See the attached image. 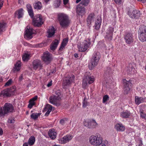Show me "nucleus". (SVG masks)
Listing matches in <instances>:
<instances>
[{"label":"nucleus","instance_id":"39","mask_svg":"<svg viewBox=\"0 0 146 146\" xmlns=\"http://www.w3.org/2000/svg\"><path fill=\"white\" fill-rule=\"evenodd\" d=\"M17 13L18 17L19 19L22 17L23 14V10L22 9H21L18 11L16 12V13Z\"/></svg>","mask_w":146,"mask_h":146},{"label":"nucleus","instance_id":"17","mask_svg":"<svg viewBox=\"0 0 146 146\" xmlns=\"http://www.w3.org/2000/svg\"><path fill=\"white\" fill-rule=\"evenodd\" d=\"M34 33L33 30L32 28L27 26L25 31V35L29 38L31 39L33 37L32 35Z\"/></svg>","mask_w":146,"mask_h":146},{"label":"nucleus","instance_id":"40","mask_svg":"<svg viewBox=\"0 0 146 146\" xmlns=\"http://www.w3.org/2000/svg\"><path fill=\"white\" fill-rule=\"evenodd\" d=\"M61 0H55L54 4V6L56 8L58 7L60 5Z\"/></svg>","mask_w":146,"mask_h":146},{"label":"nucleus","instance_id":"4","mask_svg":"<svg viewBox=\"0 0 146 146\" xmlns=\"http://www.w3.org/2000/svg\"><path fill=\"white\" fill-rule=\"evenodd\" d=\"M16 89V87L13 86L10 88L5 89L1 92L0 96L4 98L10 97L15 94Z\"/></svg>","mask_w":146,"mask_h":146},{"label":"nucleus","instance_id":"31","mask_svg":"<svg viewBox=\"0 0 146 146\" xmlns=\"http://www.w3.org/2000/svg\"><path fill=\"white\" fill-rule=\"evenodd\" d=\"M130 113L129 111H123L120 113V116L122 118H127L130 116Z\"/></svg>","mask_w":146,"mask_h":146},{"label":"nucleus","instance_id":"2","mask_svg":"<svg viewBox=\"0 0 146 146\" xmlns=\"http://www.w3.org/2000/svg\"><path fill=\"white\" fill-rule=\"evenodd\" d=\"M58 19L62 27H68L70 24V21L68 16L66 14L61 13L58 15Z\"/></svg>","mask_w":146,"mask_h":146},{"label":"nucleus","instance_id":"19","mask_svg":"<svg viewBox=\"0 0 146 146\" xmlns=\"http://www.w3.org/2000/svg\"><path fill=\"white\" fill-rule=\"evenodd\" d=\"M52 106L50 104H47L46 105L42 110L43 112L47 111L45 114V116H48L52 110Z\"/></svg>","mask_w":146,"mask_h":146},{"label":"nucleus","instance_id":"50","mask_svg":"<svg viewBox=\"0 0 146 146\" xmlns=\"http://www.w3.org/2000/svg\"><path fill=\"white\" fill-rule=\"evenodd\" d=\"M110 71V67H107V70L105 72V74L107 75H109V73Z\"/></svg>","mask_w":146,"mask_h":146},{"label":"nucleus","instance_id":"10","mask_svg":"<svg viewBox=\"0 0 146 146\" xmlns=\"http://www.w3.org/2000/svg\"><path fill=\"white\" fill-rule=\"evenodd\" d=\"M42 60L46 64H49L52 60L51 55L48 52H44L42 56Z\"/></svg>","mask_w":146,"mask_h":146},{"label":"nucleus","instance_id":"27","mask_svg":"<svg viewBox=\"0 0 146 146\" xmlns=\"http://www.w3.org/2000/svg\"><path fill=\"white\" fill-rule=\"evenodd\" d=\"M134 68L131 64H129L127 68V73L128 74H130L134 73Z\"/></svg>","mask_w":146,"mask_h":146},{"label":"nucleus","instance_id":"37","mask_svg":"<svg viewBox=\"0 0 146 146\" xmlns=\"http://www.w3.org/2000/svg\"><path fill=\"white\" fill-rule=\"evenodd\" d=\"M35 141V137L34 136H32L29 139L28 144L30 145H32L34 144Z\"/></svg>","mask_w":146,"mask_h":146},{"label":"nucleus","instance_id":"6","mask_svg":"<svg viewBox=\"0 0 146 146\" xmlns=\"http://www.w3.org/2000/svg\"><path fill=\"white\" fill-rule=\"evenodd\" d=\"M33 23L35 26L39 27L43 24L42 19L40 15H38L35 17L33 19Z\"/></svg>","mask_w":146,"mask_h":146},{"label":"nucleus","instance_id":"24","mask_svg":"<svg viewBox=\"0 0 146 146\" xmlns=\"http://www.w3.org/2000/svg\"><path fill=\"white\" fill-rule=\"evenodd\" d=\"M115 128L118 131H123L125 130V127L121 123H117L115 126Z\"/></svg>","mask_w":146,"mask_h":146},{"label":"nucleus","instance_id":"53","mask_svg":"<svg viewBox=\"0 0 146 146\" xmlns=\"http://www.w3.org/2000/svg\"><path fill=\"white\" fill-rule=\"evenodd\" d=\"M128 14L129 15V17L131 18V16L133 15H134V14L133 13V11H132V12H128Z\"/></svg>","mask_w":146,"mask_h":146},{"label":"nucleus","instance_id":"62","mask_svg":"<svg viewBox=\"0 0 146 146\" xmlns=\"http://www.w3.org/2000/svg\"><path fill=\"white\" fill-rule=\"evenodd\" d=\"M23 146H28V143H24Z\"/></svg>","mask_w":146,"mask_h":146},{"label":"nucleus","instance_id":"47","mask_svg":"<svg viewBox=\"0 0 146 146\" xmlns=\"http://www.w3.org/2000/svg\"><path fill=\"white\" fill-rule=\"evenodd\" d=\"M5 115L3 111V109L2 108H0V117H3Z\"/></svg>","mask_w":146,"mask_h":146},{"label":"nucleus","instance_id":"8","mask_svg":"<svg viewBox=\"0 0 146 146\" xmlns=\"http://www.w3.org/2000/svg\"><path fill=\"white\" fill-rule=\"evenodd\" d=\"M74 76L73 75L67 76L63 80V86H69L72 82H74Z\"/></svg>","mask_w":146,"mask_h":146},{"label":"nucleus","instance_id":"48","mask_svg":"<svg viewBox=\"0 0 146 146\" xmlns=\"http://www.w3.org/2000/svg\"><path fill=\"white\" fill-rule=\"evenodd\" d=\"M117 5H121L122 2L123 0H113Z\"/></svg>","mask_w":146,"mask_h":146},{"label":"nucleus","instance_id":"44","mask_svg":"<svg viewBox=\"0 0 146 146\" xmlns=\"http://www.w3.org/2000/svg\"><path fill=\"white\" fill-rule=\"evenodd\" d=\"M86 98H84L83 101L82 102V106L83 108H85L89 105V103L86 102L85 100Z\"/></svg>","mask_w":146,"mask_h":146},{"label":"nucleus","instance_id":"15","mask_svg":"<svg viewBox=\"0 0 146 146\" xmlns=\"http://www.w3.org/2000/svg\"><path fill=\"white\" fill-rule=\"evenodd\" d=\"M32 66L33 69L35 70L38 68H39L40 69H41L42 67L41 61L38 59L35 60L33 61Z\"/></svg>","mask_w":146,"mask_h":146},{"label":"nucleus","instance_id":"22","mask_svg":"<svg viewBox=\"0 0 146 146\" xmlns=\"http://www.w3.org/2000/svg\"><path fill=\"white\" fill-rule=\"evenodd\" d=\"M76 12L79 15L82 16L86 13L85 9L84 7H77Z\"/></svg>","mask_w":146,"mask_h":146},{"label":"nucleus","instance_id":"13","mask_svg":"<svg viewBox=\"0 0 146 146\" xmlns=\"http://www.w3.org/2000/svg\"><path fill=\"white\" fill-rule=\"evenodd\" d=\"M13 107L12 104L6 103L4 105L3 107V111L5 114L13 112Z\"/></svg>","mask_w":146,"mask_h":146},{"label":"nucleus","instance_id":"29","mask_svg":"<svg viewBox=\"0 0 146 146\" xmlns=\"http://www.w3.org/2000/svg\"><path fill=\"white\" fill-rule=\"evenodd\" d=\"M102 20L100 18H98L95 22V28L96 30H98L100 27L101 24Z\"/></svg>","mask_w":146,"mask_h":146},{"label":"nucleus","instance_id":"16","mask_svg":"<svg viewBox=\"0 0 146 146\" xmlns=\"http://www.w3.org/2000/svg\"><path fill=\"white\" fill-rule=\"evenodd\" d=\"M123 84L124 86L123 89L124 93L125 94H127L130 90L129 86L131 85V83L129 80L127 81L126 80H123Z\"/></svg>","mask_w":146,"mask_h":146},{"label":"nucleus","instance_id":"54","mask_svg":"<svg viewBox=\"0 0 146 146\" xmlns=\"http://www.w3.org/2000/svg\"><path fill=\"white\" fill-rule=\"evenodd\" d=\"M3 0H0V9L3 6Z\"/></svg>","mask_w":146,"mask_h":146},{"label":"nucleus","instance_id":"26","mask_svg":"<svg viewBox=\"0 0 146 146\" xmlns=\"http://www.w3.org/2000/svg\"><path fill=\"white\" fill-rule=\"evenodd\" d=\"M59 42V41L57 39H55L51 44L50 48L52 50H55L57 47Z\"/></svg>","mask_w":146,"mask_h":146},{"label":"nucleus","instance_id":"41","mask_svg":"<svg viewBox=\"0 0 146 146\" xmlns=\"http://www.w3.org/2000/svg\"><path fill=\"white\" fill-rule=\"evenodd\" d=\"M90 0H82L81 4L85 6H87L89 4Z\"/></svg>","mask_w":146,"mask_h":146},{"label":"nucleus","instance_id":"59","mask_svg":"<svg viewBox=\"0 0 146 146\" xmlns=\"http://www.w3.org/2000/svg\"><path fill=\"white\" fill-rule=\"evenodd\" d=\"M68 0H63V3L64 5L68 3Z\"/></svg>","mask_w":146,"mask_h":146},{"label":"nucleus","instance_id":"60","mask_svg":"<svg viewBox=\"0 0 146 146\" xmlns=\"http://www.w3.org/2000/svg\"><path fill=\"white\" fill-rule=\"evenodd\" d=\"M139 1H141L142 3H144L146 2V0H137Z\"/></svg>","mask_w":146,"mask_h":146},{"label":"nucleus","instance_id":"18","mask_svg":"<svg viewBox=\"0 0 146 146\" xmlns=\"http://www.w3.org/2000/svg\"><path fill=\"white\" fill-rule=\"evenodd\" d=\"M113 28L112 27H109L106 32V38L109 40H111L112 38L113 33Z\"/></svg>","mask_w":146,"mask_h":146},{"label":"nucleus","instance_id":"7","mask_svg":"<svg viewBox=\"0 0 146 146\" xmlns=\"http://www.w3.org/2000/svg\"><path fill=\"white\" fill-rule=\"evenodd\" d=\"M85 126L89 128H94L96 127L98 124L94 120H88L84 122Z\"/></svg>","mask_w":146,"mask_h":146},{"label":"nucleus","instance_id":"12","mask_svg":"<svg viewBox=\"0 0 146 146\" xmlns=\"http://www.w3.org/2000/svg\"><path fill=\"white\" fill-rule=\"evenodd\" d=\"M125 42L128 44H131L134 41V36L132 33L128 32L124 36Z\"/></svg>","mask_w":146,"mask_h":146},{"label":"nucleus","instance_id":"33","mask_svg":"<svg viewBox=\"0 0 146 146\" xmlns=\"http://www.w3.org/2000/svg\"><path fill=\"white\" fill-rule=\"evenodd\" d=\"M68 39L67 38H65L63 40L59 49V50L60 51L62 50L63 49L66 45L68 43Z\"/></svg>","mask_w":146,"mask_h":146},{"label":"nucleus","instance_id":"1","mask_svg":"<svg viewBox=\"0 0 146 146\" xmlns=\"http://www.w3.org/2000/svg\"><path fill=\"white\" fill-rule=\"evenodd\" d=\"M103 138L100 134L97 133L95 135H92L89 138L90 143L94 146H108V144L102 143Z\"/></svg>","mask_w":146,"mask_h":146},{"label":"nucleus","instance_id":"21","mask_svg":"<svg viewBox=\"0 0 146 146\" xmlns=\"http://www.w3.org/2000/svg\"><path fill=\"white\" fill-rule=\"evenodd\" d=\"M48 134L50 139H54L56 137L57 133L54 129H51L49 131Z\"/></svg>","mask_w":146,"mask_h":146},{"label":"nucleus","instance_id":"3","mask_svg":"<svg viewBox=\"0 0 146 146\" xmlns=\"http://www.w3.org/2000/svg\"><path fill=\"white\" fill-rule=\"evenodd\" d=\"M60 92L59 90L55 91V94L50 97L49 102L52 104L56 106H59L60 105L59 102L61 100Z\"/></svg>","mask_w":146,"mask_h":146},{"label":"nucleus","instance_id":"46","mask_svg":"<svg viewBox=\"0 0 146 146\" xmlns=\"http://www.w3.org/2000/svg\"><path fill=\"white\" fill-rule=\"evenodd\" d=\"M109 97L108 95H105L103 98V103H104L109 99Z\"/></svg>","mask_w":146,"mask_h":146},{"label":"nucleus","instance_id":"57","mask_svg":"<svg viewBox=\"0 0 146 146\" xmlns=\"http://www.w3.org/2000/svg\"><path fill=\"white\" fill-rule=\"evenodd\" d=\"M23 78V74H22L20 75V77L19 78V80L20 81H21L22 80Z\"/></svg>","mask_w":146,"mask_h":146},{"label":"nucleus","instance_id":"63","mask_svg":"<svg viewBox=\"0 0 146 146\" xmlns=\"http://www.w3.org/2000/svg\"><path fill=\"white\" fill-rule=\"evenodd\" d=\"M81 0H76V3H79L80 1H81Z\"/></svg>","mask_w":146,"mask_h":146},{"label":"nucleus","instance_id":"25","mask_svg":"<svg viewBox=\"0 0 146 146\" xmlns=\"http://www.w3.org/2000/svg\"><path fill=\"white\" fill-rule=\"evenodd\" d=\"M47 37L50 38L52 37L55 33V29L53 27L50 28L47 30Z\"/></svg>","mask_w":146,"mask_h":146},{"label":"nucleus","instance_id":"58","mask_svg":"<svg viewBox=\"0 0 146 146\" xmlns=\"http://www.w3.org/2000/svg\"><path fill=\"white\" fill-rule=\"evenodd\" d=\"M3 131L2 129L0 127V135H2L3 134Z\"/></svg>","mask_w":146,"mask_h":146},{"label":"nucleus","instance_id":"20","mask_svg":"<svg viewBox=\"0 0 146 146\" xmlns=\"http://www.w3.org/2000/svg\"><path fill=\"white\" fill-rule=\"evenodd\" d=\"M99 61L92 58L90 63L88 65L89 69L90 70H92L94 67L97 65Z\"/></svg>","mask_w":146,"mask_h":146},{"label":"nucleus","instance_id":"43","mask_svg":"<svg viewBox=\"0 0 146 146\" xmlns=\"http://www.w3.org/2000/svg\"><path fill=\"white\" fill-rule=\"evenodd\" d=\"M35 104V102L33 101L30 100L29 102V104L28 105V107L29 108H31Z\"/></svg>","mask_w":146,"mask_h":146},{"label":"nucleus","instance_id":"5","mask_svg":"<svg viewBox=\"0 0 146 146\" xmlns=\"http://www.w3.org/2000/svg\"><path fill=\"white\" fill-rule=\"evenodd\" d=\"M138 38L141 41H146V27L144 25H141L139 27L138 31Z\"/></svg>","mask_w":146,"mask_h":146},{"label":"nucleus","instance_id":"52","mask_svg":"<svg viewBox=\"0 0 146 146\" xmlns=\"http://www.w3.org/2000/svg\"><path fill=\"white\" fill-rule=\"evenodd\" d=\"M38 98V96H35L34 97L30 99V100L33 101V102H35V101Z\"/></svg>","mask_w":146,"mask_h":146},{"label":"nucleus","instance_id":"64","mask_svg":"<svg viewBox=\"0 0 146 146\" xmlns=\"http://www.w3.org/2000/svg\"><path fill=\"white\" fill-rule=\"evenodd\" d=\"M56 72V70H53V71H52L51 73H55Z\"/></svg>","mask_w":146,"mask_h":146},{"label":"nucleus","instance_id":"34","mask_svg":"<svg viewBox=\"0 0 146 146\" xmlns=\"http://www.w3.org/2000/svg\"><path fill=\"white\" fill-rule=\"evenodd\" d=\"M100 58V53L98 52H95L93 54L92 58L99 61Z\"/></svg>","mask_w":146,"mask_h":146},{"label":"nucleus","instance_id":"30","mask_svg":"<svg viewBox=\"0 0 146 146\" xmlns=\"http://www.w3.org/2000/svg\"><path fill=\"white\" fill-rule=\"evenodd\" d=\"M94 15L93 13H91L89 14L87 19V22L88 24L90 25L92 22L94 21Z\"/></svg>","mask_w":146,"mask_h":146},{"label":"nucleus","instance_id":"23","mask_svg":"<svg viewBox=\"0 0 146 146\" xmlns=\"http://www.w3.org/2000/svg\"><path fill=\"white\" fill-rule=\"evenodd\" d=\"M146 102V97L143 98L136 96L135 98V102L137 105H139L141 103Z\"/></svg>","mask_w":146,"mask_h":146},{"label":"nucleus","instance_id":"56","mask_svg":"<svg viewBox=\"0 0 146 146\" xmlns=\"http://www.w3.org/2000/svg\"><path fill=\"white\" fill-rule=\"evenodd\" d=\"M60 123L62 125H64V120L63 119H61L60 121Z\"/></svg>","mask_w":146,"mask_h":146},{"label":"nucleus","instance_id":"38","mask_svg":"<svg viewBox=\"0 0 146 146\" xmlns=\"http://www.w3.org/2000/svg\"><path fill=\"white\" fill-rule=\"evenodd\" d=\"M40 115V113H33L30 116L31 118L32 119L34 120H36L38 119V117Z\"/></svg>","mask_w":146,"mask_h":146},{"label":"nucleus","instance_id":"28","mask_svg":"<svg viewBox=\"0 0 146 146\" xmlns=\"http://www.w3.org/2000/svg\"><path fill=\"white\" fill-rule=\"evenodd\" d=\"M27 8L29 15L31 18H33L34 15L32 7L30 4H28L27 5Z\"/></svg>","mask_w":146,"mask_h":146},{"label":"nucleus","instance_id":"36","mask_svg":"<svg viewBox=\"0 0 146 146\" xmlns=\"http://www.w3.org/2000/svg\"><path fill=\"white\" fill-rule=\"evenodd\" d=\"M133 13H134L135 15L131 16V18L133 19H138L141 15L140 12L137 10H133Z\"/></svg>","mask_w":146,"mask_h":146},{"label":"nucleus","instance_id":"45","mask_svg":"<svg viewBox=\"0 0 146 146\" xmlns=\"http://www.w3.org/2000/svg\"><path fill=\"white\" fill-rule=\"evenodd\" d=\"M140 116L142 118L146 120V114L144 113L142 110L140 111Z\"/></svg>","mask_w":146,"mask_h":146},{"label":"nucleus","instance_id":"51","mask_svg":"<svg viewBox=\"0 0 146 146\" xmlns=\"http://www.w3.org/2000/svg\"><path fill=\"white\" fill-rule=\"evenodd\" d=\"M15 120L14 119L12 118H10L8 120V122L10 123H14Z\"/></svg>","mask_w":146,"mask_h":146},{"label":"nucleus","instance_id":"35","mask_svg":"<svg viewBox=\"0 0 146 146\" xmlns=\"http://www.w3.org/2000/svg\"><path fill=\"white\" fill-rule=\"evenodd\" d=\"M42 7V3L40 1H37L34 3V8L35 9L38 10L40 9Z\"/></svg>","mask_w":146,"mask_h":146},{"label":"nucleus","instance_id":"49","mask_svg":"<svg viewBox=\"0 0 146 146\" xmlns=\"http://www.w3.org/2000/svg\"><path fill=\"white\" fill-rule=\"evenodd\" d=\"M12 80H9L5 84V86H8L11 85V84Z\"/></svg>","mask_w":146,"mask_h":146},{"label":"nucleus","instance_id":"61","mask_svg":"<svg viewBox=\"0 0 146 146\" xmlns=\"http://www.w3.org/2000/svg\"><path fill=\"white\" fill-rule=\"evenodd\" d=\"M74 56L76 58H77L78 57V54L77 53H75L74 54Z\"/></svg>","mask_w":146,"mask_h":146},{"label":"nucleus","instance_id":"14","mask_svg":"<svg viewBox=\"0 0 146 146\" xmlns=\"http://www.w3.org/2000/svg\"><path fill=\"white\" fill-rule=\"evenodd\" d=\"M73 137V136L72 135L68 134L60 139L59 141L61 143L65 144L71 140Z\"/></svg>","mask_w":146,"mask_h":146},{"label":"nucleus","instance_id":"55","mask_svg":"<svg viewBox=\"0 0 146 146\" xmlns=\"http://www.w3.org/2000/svg\"><path fill=\"white\" fill-rule=\"evenodd\" d=\"M52 85V81H50V82H49V83H48V84H47V86L48 87H49L50 86Z\"/></svg>","mask_w":146,"mask_h":146},{"label":"nucleus","instance_id":"32","mask_svg":"<svg viewBox=\"0 0 146 146\" xmlns=\"http://www.w3.org/2000/svg\"><path fill=\"white\" fill-rule=\"evenodd\" d=\"M21 66V62L18 61L17 63L15 64V66L14 67L13 71L14 72L19 71L20 69Z\"/></svg>","mask_w":146,"mask_h":146},{"label":"nucleus","instance_id":"9","mask_svg":"<svg viewBox=\"0 0 146 146\" xmlns=\"http://www.w3.org/2000/svg\"><path fill=\"white\" fill-rule=\"evenodd\" d=\"M89 43L86 40H84L80 45L78 44V48L80 51L84 52L85 51L89 46Z\"/></svg>","mask_w":146,"mask_h":146},{"label":"nucleus","instance_id":"11","mask_svg":"<svg viewBox=\"0 0 146 146\" xmlns=\"http://www.w3.org/2000/svg\"><path fill=\"white\" fill-rule=\"evenodd\" d=\"M94 78L90 76H86L84 78L83 80L82 84V87L84 88H86L87 86L88 83L90 84L94 82Z\"/></svg>","mask_w":146,"mask_h":146},{"label":"nucleus","instance_id":"42","mask_svg":"<svg viewBox=\"0 0 146 146\" xmlns=\"http://www.w3.org/2000/svg\"><path fill=\"white\" fill-rule=\"evenodd\" d=\"M29 55L27 54H25L22 57V59L24 61H27L29 59Z\"/></svg>","mask_w":146,"mask_h":146}]
</instances>
